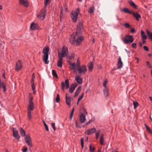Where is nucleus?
I'll list each match as a JSON object with an SVG mask.
<instances>
[{
	"label": "nucleus",
	"mask_w": 152,
	"mask_h": 152,
	"mask_svg": "<svg viewBox=\"0 0 152 152\" xmlns=\"http://www.w3.org/2000/svg\"><path fill=\"white\" fill-rule=\"evenodd\" d=\"M84 40L83 37L81 36H78L77 33H73L71 35L70 38V42L77 46L79 45Z\"/></svg>",
	"instance_id": "nucleus-1"
},
{
	"label": "nucleus",
	"mask_w": 152,
	"mask_h": 152,
	"mask_svg": "<svg viewBox=\"0 0 152 152\" xmlns=\"http://www.w3.org/2000/svg\"><path fill=\"white\" fill-rule=\"evenodd\" d=\"M33 97L31 95L29 97V104L27 107V117L29 120L32 118L33 111L34 108V104L33 102Z\"/></svg>",
	"instance_id": "nucleus-2"
},
{
	"label": "nucleus",
	"mask_w": 152,
	"mask_h": 152,
	"mask_svg": "<svg viewBox=\"0 0 152 152\" xmlns=\"http://www.w3.org/2000/svg\"><path fill=\"white\" fill-rule=\"evenodd\" d=\"M49 51L48 46H46L43 48L42 53L43 54V59L45 64L49 63V61L48 60V52Z\"/></svg>",
	"instance_id": "nucleus-3"
},
{
	"label": "nucleus",
	"mask_w": 152,
	"mask_h": 152,
	"mask_svg": "<svg viewBox=\"0 0 152 152\" xmlns=\"http://www.w3.org/2000/svg\"><path fill=\"white\" fill-rule=\"evenodd\" d=\"M80 9L79 8L75 10L72 11L71 13V18L72 20L74 22H76L80 14Z\"/></svg>",
	"instance_id": "nucleus-4"
},
{
	"label": "nucleus",
	"mask_w": 152,
	"mask_h": 152,
	"mask_svg": "<svg viewBox=\"0 0 152 152\" xmlns=\"http://www.w3.org/2000/svg\"><path fill=\"white\" fill-rule=\"evenodd\" d=\"M122 40L124 44H128L132 43L134 41V39L132 36L127 35L122 39Z\"/></svg>",
	"instance_id": "nucleus-5"
},
{
	"label": "nucleus",
	"mask_w": 152,
	"mask_h": 152,
	"mask_svg": "<svg viewBox=\"0 0 152 152\" xmlns=\"http://www.w3.org/2000/svg\"><path fill=\"white\" fill-rule=\"evenodd\" d=\"M68 54V49L67 48L64 46L62 48L61 52H58V56L63 58L67 56Z\"/></svg>",
	"instance_id": "nucleus-6"
},
{
	"label": "nucleus",
	"mask_w": 152,
	"mask_h": 152,
	"mask_svg": "<svg viewBox=\"0 0 152 152\" xmlns=\"http://www.w3.org/2000/svg\"><path fill=\"white\" fill-rule=\"evenodd\" d=\"M78 74H85L87 71V69L86 66L85 65H82L81 66H80L77 67Z\"/></svg>",
	"instance_id": "nucleus-7"
},
{
	"label": "nucleus",
	"mask_w": 152,
	"mask_h": 152,
	"mask_svg": "<svg viewBox=\"0 0 152 152\" xmlns=\"http://www.w3.org/2000/svg\"><path fill=\"white\" fill-rule=\"evenodd\" d=\"M46 14V11L45 9H42L37 15V17L40 19L43 20L45 18Z\"/></svg>",
	"instance_id": "nucleus-8"
},
{
	"label": "nucleus",
	"mask_w": 152,
	"mask_h": 152,
	"mask_svg": "<svg viewBox=\"0 0 152 152\" xmlns=\"http://www.w3.org/2000/svg\"><path fill=\"white\" fill-rule=\"evenodd\" d=\"M25 140L27 144L29 146L32 147L33 144L31 141L32 139L29 135H27L25 137Z\"/></svg>",
	"instance_id": "nucleus-9"
},
{
	"label": "nucleus",
	"mask_w": 152,
	"mask_h": 152,
	"mask_svg": "<svg viewBox=\"0 0 152 152\" xmlns=\"http://www.w3.org/2000/svg\"><path fill=\"white\" fill-rule=\"evenodd\" d=\"M69 82L68 80H66L65 83L62 82L61 83V86L62 89L64 90V88L66 89L69 88Z\"/></svg>",
	"instance_id": "nucleus-10"
},
{
	"label": "nucleus",
	"mask_w": 152,
	"mask_h": 152,
	"mask_svg": "<svg viewBox=\"0 0 152 152\" xmlns=\"http://www.w3.org/2000/svg\"><path fill=\"white\" fill-rule=\"evenodd\" d=\"M96 131V129L95 128H93L91 129H88L86 130L85 133L87 135H89L95 133Z\"/></svg>",
	"instance_id": "nucleus-11"
},
{
	"label": "nucleus",
	"mask_w": 152,
	"mask_h": 152,
	"mask_svg": "<svg viewBox=\"0 0 152 152\" xmlns=\"http://www.w3.org/2000/svg\"><path fill=\"white\" fill-rule=\"evenodd\" d=\"M23 66L21 61L19 60L16 63L15 69L16 71H18L21 69L22 68Z\"/></svg>",
	"instance_id": "nucleus-12"
},
{
	"label": "nucleus",
	"mask_w": 152,
	"mask_h": 152,
	"mask_svg": "<svg viewBox=\"0 0 152 152\" xmlns=\"http://www.w3.org/2000/svg\"><path fill=\"white\" fill-rule=\"evenodd\" d=\"M77 86L78 84L76 83L72 84L69 88V93H73Z\"/></svg>",
	"instance_id": "nucleus-13"
},
{
	"label": "nucleus",
	"mask_w": 152,
	"mask_h": 152,
	"mask_svg": "<svg viewBox=\"0 0 152 152\" xmlns=\"http://www.w3.org/2000/svg\"><path fill=\"white\" fill-rule=\"evenodd\" d=\"M75 79L78 84H80L82 83L83 79L80 76L76 75H75Z\"/></svg>",
	"instance_id": "nucleus-14"
},
{
	"label": "nucleus",
	"mask_w": 152,
	"mask_h": 152,
	"mask_svg": "<svg viewBox=\"0 0 152 152\" xmlns=\"http://www.w3.org/2000/svg\"><path fill=\"white\" fill-rule=\"evenodd\" d=\"M19 3L20 4L25 7H28L29 5V3L27 0H19Z\"/></svg>",
	"instance_id": "nucleus-15"
},
{
	"label": "nucleus",
	"mask_w": 152,
	"mask_h": 152,
	"mask_svg": "<svg viewBox=\"0 0 152 152\" xmlns=\"http://www.w3.org/2000/svg\"><path fill=\"white\" fill-rule=\"evenodd\" d=\"M12 129L13 137L17 139H19L20 136L18 134V131L15 129L13 127L12 128Z\"/></svg>",
	"instance_id": "nucleus-16"
},
{
	"label": "nucleus",
	"mask_w": 152,
	"mask_h": 152,
	"mask_svg": "<svg viewBox=\"0 0 152 152\" xmlns=\"http://www.w3.org/2000/svg\"><path fill=\"white\" fill-rule=\"evenodd\" d=\"M58 58L59 59L57 63V66L61 68L62 66L63 58L58 56Z\"/></svg>",
	"instance_id": "nucleus-17"
},
{
	"label": "nucleus",
	"mask_w": 152,
	"mask_h": 152,
	"mask_svg": "<svg viewBox=\"0 0 152 152\" xmlns=\"http://www.w3.org/2000/svg\"><path fill=\"white\" fill-rule=\"evenodd\" d=\"M117 65L118 66L117 68L118 69H121L123 66V63L121 61V58L120 56L118 57Z\"/></svg>",
	"instance_id": "nucleus-18"
},
{
	"label": "nucleus",
	"mask_w": 152,
	"mask_h": 152,
	"mask_svg": "<svg viewBox=\"0 0 152 152\" xmlns=\"http://www.w3.org/2000/svg\"><path fill=\"white\" fill-rule=\"evenodd\" d=\"M131 13V14L133 15L137 20L138 21L139 19L141 18L140 15L137 12H135L133 11Z\"/></svg>",
	"instance_id": "nucleus-19"
},
{
	"label": "nucleus",
	"mask_w": 152,
	"mask_h": 152,
	"mask_svg": "<svg viewBox=\"0 0 152 152\" xmlns=\"http://www.w3.org/2000/svg\"><path fill=\"white\" fill-rule=\"evenodd\" d=\"M39 28L38 25L34 23H33L30 26V28L32 30H36L38 29Z\"/></svg>",
	"instance_id": "nucleus-20"
},
{
	"label": "nucleus",
	"mask_w": 152,
	"mask_h": 152,
	"mask_svg": "<svg viewBox=\"0 0 152 152\" xmlns=\"http://www.w3.org/2000/svg\"><path fill=\"white\" fill-rule=\"evenodd\" d=\"M76 64L75 62H73L72 64L70 66V68L75 73L76 72L77 69H76Z\"/></svg>",
	"instance_id": "nucleus-21"
},
{
	"label": "nucleus",
	"mask_w": 152,
	"mask_h": 152,
	"mask_svg": "<svg viewBox=\"0 0 152 152\" xmlns=\"http://www.w3.org/2000/svg\"><path fill=\"white\" fill-rule=\"evenodd\" d=\"M94 65L93 62H90L88 64V70L89 71L91 72L92 71L94 68Z\"/></svg>",
	"instance_id": "nucleus-22"
},
{
	"label": "nucleus",
	"mask_w": 152,
	"mask_h": 152,
	"mask_svg": "<svg viewBox=\"0 0 152 152\" xmlns=\"http://www.w3.org/2000/svg\"><path fill=\"white\" fill-rule=\"evenodd\" d=\"M81 89V87L79 86L76 90L75 92V94L74 95V97H76L79 94L80 92Z\"/></svg>",
	"instance_id": "nucleus-23"
},
{
	"label": "nucleus",
	"mask_w": 152,
	"mask_h": 152,
	"mask_svg": "<svg viewBox=\"0 0 152 152\" xmlns=\"http://www.w3.org/2000/svg\"><path fill=\"white\" fill-rule=\"evenodd\" d=\"M86 119L85 116L84 114H82L80 117V119L81 123H83Z\"/></svg>",
	"instance_id": "nucleus-24"
},
{
	"label": "nucleus",
	"mask_w": 152,
	"mask_h": 152,
	"mask_svg": "<svg viewBox=\"0 0 152 152\" xmlns=\"http://www.w3.org/2000/svg\"><path fill=\"white\" fill-rule=\"evenodd\" d=\"M71 98L70 97L67 96L66 95V104L69 106L70 105Z\"/></svg>",
	"instance_id": "nucleus-25"
},
{
	"label": "nucleus",
	"mask_w": 152,
	"mask_h": 152,
	"mask_svg": "<svg viewBox=\"0 0 152 152\" xmlns=\"http://www.w3.org/2000/svg\"><path fill=\"white\" fill-rule=\"evenodd\" d=\"M20 133L22 136L25 137L26 136V132L22 128L20 129Z\"/></svg>",
	"instance_id": "nucleus-26"
},
{
	"label": "nucleus",
	"mask_w": 152,
	"mask_h": 152,
	"mask_svg": "<svg viewBox=\"0 0 152 152\" xmlns=\"http://www.w3.org/2000/svg\"><path fill=\"white\" fill-rule=\"evenodd\" d=\"M104 141V135L103 134H101L100 137V143L101 145H103Z\"/></svg>",
	"instance_id": "nucleus-27"
},
{
	"label": "nucleus",
	"mask_w": 152,
	"mask_h": 152,
	"mask_svg": "<svg viewBox=\"0 0 152 152\" xmlns=\"http://www.w3.org/2000/svg\"><path fill=\"white\" fill-rule=\"evenodd\" d=\"M141 35L142 36V39H146L147 37L144 31H141Z\"/></svg>",
	"instance_id": "nucleus-28"
},
{
	"label": "nucleus",
	"mask_w": 152,
	"mask_h": 152,
	"mask_svg": "<svg viewBox=\"0 0 152 152\" xmlns=\"http://www.w3.org/2000/svg\"><path fill=\"white\" fill-rule=\"evenodd\" d=\"M2 86V87L4 89V92H5L6 91V86L4 85V83L3 82H1V80L0 79V89L1 88Z\"/></svg>",
	"instance_id": "nucleus-29"
},
{
	"label": "nucleus",
	"mask_w": 152,
	"mask_h": 152,
	"mask_svg": "<svg viewBox=\"0 0 152 152\" xmlns=\"http://www.w3.org/2000/svg\"><path fill=\"white\" fill-rule=\"evenodd\" d=\"M100 132V130H98L95 133V138L97 140L99 139Z\"/></svg>",
	"instance_id": "nucleus-30"
},
{
	"label": "nucleus",
	"mask_w": 152,
	"mask_h": 152,
	"mask_svg": "<svg viewBox=\"0 0 152 152\" xmlns=\"http://www.w3.org/2000/svg\"><path fill=\"white\" fill-rule=\"evenodd\" d=\"M122 11L126 13H129L130 14H132L131 13L133 12L132 11H130L128 9L126 8H124Z\"/></svg>",
	"instance_id": "nucleus-31"
},
{
	"label": "nucleus",
	"mask_w": 152,
	"mask_h": 152,
	"mask_svg": "<svg viewBox=\"0 0 152 152\" xmlns=\"http://www.w3.org/2000/svg\"><path fill=\"white\" fill-rule=\"evenodd\" d=\"M52 74L54 77H55L56 78H58V75L55 70H53L52 71Z\"/></svg>",
	"instance_id": "nucleus-32"
},
{
	"label": "nucleus",
	"mask_w": 152,
	"mask_h": 152,
	"mask_svg": "<svg viewBox=\"0 0 152 152\" xmlns=\"http://www.w3.org/2000/svg\"><path fill=\"white\" fill-rule=\"evenodd\" d=\"M133 104L134 105V109L136 108L139 105V104L138 102L137 101H133Z\"/></svg>",
	"instance_id": "nucleus-33"
},
{
	"label": "nucleus",
	"mask_w": 152,
	"mask_h": 152,
	"mask_svg": "<svg viewBox=\"0 0 152 152\" xmlns=\"http://www.w3.org/2000/svg\"><path fill=\"white\" fill-rule=\"evenodd\" d=\"M104 95L106 96H108L109 94V91L107 88H106L104 90Z\"/></svg>",
	"instance_id": "nucleus-34"
},
{
	"label": "nucleus",
	"mask_w": 152,
	"mask_h": 152,
	"mask_svg": "<svg viewBox=\"0 0 152 152\" xmlns=\"http://www.w3.org/2000/svg\"><path fill=\"white\" fill-rule=\"evenodd\" d=\"M129 3L130 5L133 6L134 8H137V6L133 1H129Z\"/></svg>",
	"instance_id": "nucleus-35"
},
{
	"label": "nucleus",
	"mask_w": 152,
	"mask_h": 152,
	"mask_svg": "<svg viewBox=\"0 0 152 152\" xmlns=\"http://www.w3.org/2000/svg\"><path fill=\"white\" fill-rule=\"evenodd\" d=\"M50 1L51 0H45L44 4L45 7H46L48 4L50 3Z\"/></svg>",
	"instance_id": "nucleus-36"
},
{
	"label": "nucleus",
	"mask_w": 152,
	"mask_h": 152,
	"mask_svg": "<svg viewBox=\"0 0 152 152\" xmlns=\"http://www.w3.org/2000/svg\"><path fill=\"white\" fill-rule=\"evenodd\" d=\"M95 150V148L94 147H92L91 145L89 147V151L90 152H94Z\"/></svg>",
	"instance_id": "nucleus-37"
},
{
	"label": "nucleus",
	"mask_w": 152,
	"mask_h": 152,
	"mask_svg": "<svg viewBox=\"0 0 152 152\" xmlns=\"http://www.w3.org/2000/svg\"><path fill=\"white\" fill-rule=\"evenodd\" d=\"M94 7L92 6L89 9V12L90 13H93L94 12Z\"/></svg>",
	"instance_id": "nucleus-38"
},
{
	"label": "nucleus",
	"mask_w": 152,
	"mask_h": 152,
	"mask_svg": "<svg viewBox=\"0 0 152 152\" xmlns=\"http://www.w3.org/2000/svg\"><path fill=\"white\" fill-rule=\"evenodd\" d=\"M60 100V99L59 97V96L58 94H57V96L56 99V102L58 103L59 102Z\"/></svg>",
	"instance_id": "nucleus-39"
},
{
	"label": "nucleus",
	"mask_w": 152,
	"mask_h": 152,
	"mask_svg": "<svg viewBox=\"0 0 152 152\" xmlns=\"http://www.w3.org/2000/svg\"><path fill=\"white\" fill-rule=\"evenodd\" d=\"M107 83V79H105L103 83V86L104 87L106 88V85Z\"/></svg>",
	"instance_id": "nucleus-40"
},
{
	"label": "nucleus",
	"mask_w": 152,
	"mask_h": 152,
	"mask_svg": "<svg viewBox=\"0 0 152 152\" xmlns=\"http://www.w3.org/2000/svg\"><path fill=\"white\" fill-rule=\"evenodd\" d=\"M81 147L82 148H83L84 147V140L83 139V138H81Z\"/></svg>",
	"instance_id": "nucleus-41"
},
{
	"label": "nucleus",
	"mask_w": 152,
	"mask_h": 152,
	"mask_svg": "<svg viewBox=\"0 0 152 152\" xmlns=\"http://www.w3.org/2000/svg\"><path fill=\"white\" fill-rule=\"evenodd\" d=\"M124 25L126 28H129L130 27L129 24L128 23L124 24Z\"/></svg>",
	"instance_id": "nucleus-42"
},
{
	"label": "nucleus",
	"mask_w": 152,
	"mask_h": 152,
	"mask_svg": "<svg viewBox=\"0 0 152 152\" xmlns=\"http://www.w3.org/2000/svg\"><path fill=\"white\" fill-rule=\"evenodd\" d=\"M43 122H44V124L45 127V129H46V130L47 131H49V129H48V126L45 123V122L44 121H43Z\"/></svg>",
	"instance_id": "nucleus-43"
},
{
	"label": "nucleus",
	"mask_w": 152,
	"mask_h": 152,
	"mask_svg": "<svg viewBox=\"0 0 152 152\" xmlns=\"http://www.w3.org/2000/svg\"><path fill=\"white\" fill-rule=\"evenodd\" d=\"M84 96V93H83L79 97L78 99V101H80L83 98Z\"/></svg>",
	"instance_id": "nucleus-44"
},
{
	"label": "nucleus",
	"mask_w": 152,
	"mask_h": 152,
	"mask_svg": "<svg viewBox=\"0 0 152 152\" xmlns=\"http://www.w3.org/2000/svg\"><path fill=\"white\" fill-rule=\"evenodd\" d=\"M52 127L53 128L54 130L55 131L56 130L55 127V123H52L51 124Z\"/></svg>",
	"instance_id": "nucleus-45"
},
{
	"label": "nucleus",
	"mask_w": 152,
	"mask_h": 152,
	"mask_svg": "<svg viewBox=\"0 0 152 152\" xmlns=\"http://www.w3.org/2000/svg\"><path fill=\"white\" fill-rule=\"evenodd\" d=\"M146 65L149 68H151V66L149 62L148 61L146 62Z\"/></svg>",
	"instance_id": "nucleus-46"
},
{
	"label": "nucleus",
	"mask_w": 152,
	"mask_h": 152,
	"mask_svg": "<svg viewBox=\"0 0 152 152\" xmlns=\"http://www.w3.org/2000/svg\"><path fill=\"white\" fill-rule=\"evenodd\" d=\"M80 66V61L78 59H77V67L79 66Z\"/></svg>",
	"instance_id": "nucleus-47"
},
{
	"label": "nucleus",
	"mask_w": 152,
	"mask_h": 152,
	"mask_svg": "<svg viewBox=\"0 0 152 152\" xmlns=\"http://www.w3.org/2000/svg\"><path fill=\"white\" fill-rule=\"evenodd\" d=\"M146 130L148 131V132H149L151 135H152V131L149 127Z\"/></svg>",
	"instance_id": "nucleus-48"
},
{
	"label": "nucleus",
	"mask_w": 152,
	"mask_h": 152,
	"mask_svg": "<svg viewBox=\"0 0 152 152\" xmlns=\"http://www.w3.org/2000/svg\"><path fill=\"white\" fill-rule=\"evenodd\" d=\"M63 8L62 6H61V15L60 16L61 17L62 16V14H63Z\"/></svg>",
	"instance_id": "nucleus-49"
},
{
	"label": "nucleus",
	"mask_w": 152,
	"mask_h": 152,
	"mask_svg": "<svg viewBox=\"0 0 152 152\" xmlns=\"http://www.w3.org/2000/svg\"><path fill=\"white\" fill-rule=\"evenodd\" d=\"M143 49L147 51H148V47L146 46H144L143 47Z\"/></svg>",
	"instance_id": "nucleus-50"
},
{
	"label": "nucleus",
	"mask_w": 152,
	"mask_h": 152,
	"mask_svg": "<svg viewBox=\"0 0 152 152\" xmlns=\"http://www.w3.org/2000/svg\"><path fill=\"white\" fill-rule=\"evenodd\" d=\"M137 44L135 43H133L132 44V46L133 48H136V47Z\"/></svg>",
	"instance_id": "nucleus-51"
},
{
	"label": "nucleus",
	"mask_w": 152,
	"mask_h": 152,
	"mask_svg": "<svg viewBox=\"0 0 152 152\" xmlns=\"http://www.w3.org/2000/svg\"><path fill=\"white\" fill-rule=\"evenodd\" d=\"M31 87L32 88V90H34L35 89V87L34 86V84L33 83L31 85Z\"/></svg>",
	"instance_id": "nucleus-52"
},
{
	"label": "nucleus",
	"mask_w": 152,
	"mask_h": 152,
	"mask_svg": "<svg viewBox=\"0 0 152 152\" xmlns=\"http://www.w3.org/2000/svg\"><path fill=\"white\" fill-rule=\"evenodd\" d=\"M28 150L27 148H24L22 150V151L23 152H26Z\"/></svg>",
	"instance_id": "nucleus-53"
},
{
	"label": "nucleus",
	"mask_w": 152,
	"mask_h": 152,
	"mask_svg": "<svg viewBox=\"0 0 152 152\" xmlns=\"http://www.w3.org/2000/svg\"><path fill=\"white\" fill-rule=\"evenodd\" d=\"M73 114V112H72L70 114V119L71 120L72 118V116Z\"/></svg>",
	"instance_id": "nucleus-54"
},
{
	"label": "nucleus",
	"mask_w": 152,
	"mask_h": 152,
	"mask_svg": "<svg viewBox=\"0 0 152 152\" xmlns=\"http://www.w3.org/2000/svg\"><path fill=\"white\" fill-rule=\"evenodd\" d=\"M131 31L132 33H134L135 32V30L134 28H132L131 30Z\"/></svg>",
	"instance_id": "nucleus-55"
},
{
	"label": "nucleus",
	"mask_w": 152,
	"mask_h": 152,
	"mask_svg": "<svg viewBox=\"0 0 152 152\" xmlns=\"http://www.w3.org/2000/svg\"><path fill=\"white\" fill-rule=\"evenodd\" d=\"M142 44H144L145 43V40L146 39H142Z\"/></svg>",
	"instance_id": "nucleus-56"
},
{
	"label": "nucleus",
	"mask_w": 152,
	"mask_h": 152,
	"mask_svg": "<svg viewBox=\"0 0 152 152\" xmlns=\"http://www.w3.org/2000/svg\"><path fill=\"white\" fill-rule=\"evenodd\" d=\"M68 62L70 66L72 64V63L70 61H68Z\"/></svg>",
	"instance_id": "nucleus-57"
},
{
	"label": "nucleus",
	"mask_w": 152,
	"mask_h": 152,
	"mask_svg": "<svg viewBox=\"0 0 152 152\" xmlns=\"http://www.w3.org/2000/svg\"><path fill=\"white\" fill-rule=\"evenodd\" d=\"M135 59L137 60V63H138L139 62V58H137V57H136L135 58Z\"/></svg>",
	"instance_id": "nucleus-58"
},
{
	"label": "nucleus",
	"mask_w": 152,
	"mask_h": 152,
	"mask_svg": "<svg viewBox=\"0 0 152 152\" xmlns=\"http://www.w3.org/2000/svg\"><path fill=\"white\" fill-rule=\"evenodd\" d=\"M145 127L146 129H148V128H149V127L147 126V125L145 124Z\"/></svg>",
	"instance_id": "nucleus-59"
},
{
	"label": "nucleus",
	"mask_w": 152,
	"mask_h": 152,
	"mask_svg": "<svg viewBox=\"0 0 152 152\" xmlns=\"http://www.w3.org/2000/svg\"><path fill=\"white\" fill-rule=\"evenodd\" d=\"M32 90L33 91V94H35L36 92L35 89V90Z\"/></svg>",
	"instance_id": "nucleus-60"
},
{
	"label": "nucleus",
	"mask_w": 152,
	"mask_h": 152,
	"mask_svg": "<svg viewBox=\"0 0 152 152\" xmlns=\"http://www.w3.org/2000/svg\"><path fill=\"white\" fill-rule=\"evenodd\" d=\"M3 9L2 6L1 5H0V10H2Z\"/></svg>",
	"instance_id": "nucleus-61"
},
{
	"label": "nucleus",
	"mask_w": 152,
	"mask_h": 152,
	"mask_svg": "<svg viewBox=\"0 0 152 152\" xmlns=\"http://www.w3.org/2000/svg\"><path fill=\"white\" fill-rule=\"evenodd\" d=\"M149 99H150L152 101V98L151 97H149Z\"/></svg>",
	"instance_id": "nucleus-62"
},
{
	"label": "nucleus",
	"mask_w": 152,
	"mask_h": 152,
	"mask_svg": "<svg viewBox=\"0 0 152 152\" xmlns=\"http://www.w3.org/2000/svg\"><path fill=\"white\" fill-rule=\"evenodd\" d=\"M95 42L94 39V38H93L92 42L93 43H94Z\"/></svg>",
	"instance_id": "nucleus-63"
},
{
	"label": "nucleus",
	"mask_w": 152,
	"mask_h": 152,
	"mask_svg": "<svg viewBox=\"0 0 152 152\" xmlns=\"http://www.w3.org/2000/svg\"><path fill=\"white\" fill-rule=\"evenodd\" d=\"M143 77H146V76H145V75H144V74H143Z\"/></svg>",
	"instance_id": "nucleus-64"
}]
</instances>
